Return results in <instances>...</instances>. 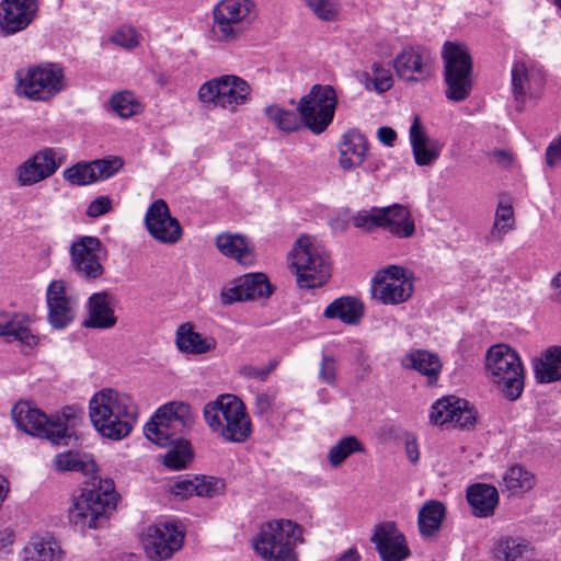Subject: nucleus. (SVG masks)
Masks as SVG:
<instances>
[{
    "mask_svg": "<svg viewBox=\"0 0 561 561\" xmlns=\"http://www.w3.org/2000/svg\"><path fill=\"white\" fill-rule=\"evenodd\" d=\"M94 428L112 440L127 437L137 423L138 408L131 397L113 389H102L89 402Z\"/></svg>",
    "mask_w": 561,
    "mask_h": 561,
    "instance_id": "f257e3e1",
    "label": "nucleus"
},
{
    "mask_svg": "<svg viewBox=\"0 0 561 561\" xmlns=\"http://www.w3.org/2000/svg\"><path fill=\"white\" fill-rule=\"evenodd\" d=\"M203 416L209 430L226 442L243 443L252 433L247 409L233 394H220L206 403Z\"/></svg>",
    "mask_w": 561,
    "mask_h": 561,
    "instance_id": "f03ea898",
    "label": "nucleus"
},
{
    "mask_svg": "<svg viewBox=\"0 0 561 561\" xmlns=\"http://www.w3.org/2000/svg\"><path fill=\"white\" fill-rule=\"evenodd\" d=\"M485 376L508 401L520 398L525 388V369L519 354L506 344H494L485 353Z\"/></svg>",
    "mask_w": 561,
    "mask_h": 561,
    "instance_id": "7ed1b4c3",
    "label": "nucleus"
},
{
    "mask_svg": "<svg viewBox=\"0 0 561 561\" xmlns=\"http://www.w3.org/2000/svg\"><path fill=\"white\" fill-rule=\"evenodd\" d=\"M117 494L110 479H100L98 485L83 489L68 511L71 524L84 529H98L116 506Z\"/></svg>",
    "mask_w": 561,
    "mask_h": 561,
    "instance_id": "20e7f679",
    "label": "nucleus"
},
{
    "mask_svg": "<svg viewBox=\"0 0 561 561\" xmlns=\"http://www.w3.org/2000/svg\"><path fill=\"white\" fill-rule=\"evenodd\" d=\"M296 283L301 289L323 286L331 277V262L327 251L309 236H301L289 253Z\"/></svg>",
    "mask_w": 561,
    "mask_h": 561,
    "instance_id": "39448f33",
    "label": "nucleus"
},
{
    "mask_svg": "<svg viewBox=\"0 0 561 561\" xmlns=\"http://www.w3.org/2000/svg\"><path fill=\"white\" fill-rule=\"evenodd\" d=\"M302 528L291 520L263 524L253 539L255 552L265 561H297L296 546L301 543Z\"/></svg>",
    "mask_w": 561,
    "mask_h": 561,
    "instance_id": "423d86ee",
    "label": "nucleus"
},
{
    "mask_svg": "<svg viewBox=\"0 0 561 561\" xmlns=\"http://www.w3.org/2000/svg\"><path fill=\"white\" fill-rule=\"evenodd\" d=\"M194 422L195 416L190 404L172 401L156 411L145 425L144 433L156 445L168 447L181 443Z\"/></svg>",
    "mask_w": 561,
    "mask_h": 561,
    "instance_id": "0eeeda50",
    "label": "nucleus"
},
{
    "mask_svg": "<svg viewBox=\"0 0 561 561\" xmlns=\"http://www.w3.org/2000/svg\"><path fill=\"white\" fill-rule=\"evenodd\" d=\"M16 93L32 101L46 102L66 89L61 65L43 62L15 72Z\"/></svg>",
    "mask_w": 561,
    "mask_h": 561,
    "instance_id": "6e6552de",
    "label": "nucleus"
},
{
    "mask_svg": "<svg viewBox=\"0 0 561 561\" xmlns=\"http://www.w3.org/2000/svg\"><path fill=\"white\" fill-rule=\"evenodd\" d=\"M445 95L453 102L466 100L472 90V59L466 46L446 42L443 46Z\"/></svg>",
    "mask_w": 561,
    "mask_h": 561,
    "instance_id": "1a4fd4ad",
    "label": "nucleus"
},
{
    "mask_svg": "<svg viewBox=\"0 0 561 561\" xmlns=\"http://www.w3.org/2000/svg\"><path fill=\"white\" fill-rule=\"evenodd\" d=\"M213 33L220 42H232L257 16L253 0H221L214 8Z\"/></svg>",
    "mask_w": 561,
    "mask_h": 561,
    "instance_id": "9d476101",
    "label": "nucleus"
},
{
    "mask_svg": "<svg viewBox=\"0 0 561 561\" xmlns=\"http://www.w3.org/2000/svg\"><path fill=\"white\" fill-rule=\"evenodd\" d=\"M251 94L249 83L234 75H222L204 82L197 92L198 100L211 107L236 111L248 102Z\"/></svg>",
    "mask_w": 561,
    "mask_h": 561,
    "instance_id": "9b49d317",
    "label": "nucleus"
},
{
    "mask_svg": "<svg viewBox=\"0 0 561 561\" xmlns=\"http://www.w3.org/2000/svg\"><path fill=\"white\" fill-rule=\"evenodd\" d=\"M336 105L337 94L332 85L314 84L299 100L297 111L305 121V127L319 135L332 123Z\"/></svg>",
    "mask_w": 561,
    "mask_h": 561,
    "instance_id": "f8f14e48",
    "label": "nucleus"
},
{
    "mask_svg": "<svg viewBox=\"0 0 561 561\" xmlns=\"http://www.w3.org/2000/svg\"><path fill=\"white\" fill-rule=\"evenodd\" d=\"M371 291L383 305H398L412 296L413 284L405 268L391 265L376 275Z\"/></svg>",
    "mask_w": 561,
    "mask_h": 561,
    "instance_id": "ddd939ff",
    "label": "nucleus"
},
{
    "mask_svg": "<svg viewBox=\"0 0 561 561\" xmlns=\"http://www.w3.org/2000/svg\"><path fill=\"white\" fill-rule=\"evenodd\" d=\"M370 542L374 543L381 561H404L411 556L407 537L393 520L376 524Z\"/></svg>",
    "mask_w": 561,
    "mask_h": 561,
    "instance_id": "4468645a",
    "label": "nucleus"
},
{
    "mask_svg": "<svg viewBox=\"0 0 561 561\" xmlns=\"http://www.w3.org/2000/svg\"><path fill=\"white\" fill-rule=\"evenodd\" d=\"M101 241L96 237L84 236L70 245V264L75 273L84 279L102 276L104 267L101 263Z\"/></svg>",
    "mask_w": 561,
    "mask_h": 561,
    "instance_id": "2eb2a0df",
    "label": "nucleus"
},
{
    "mask_svg": "<svg viewBox=\"0 0 561 561\" xmlns=\"http://www.w3.org/2000/svg\"><path fill=\"white\" fill-rule=\"evenodd\" d=\"M393 68L398 77L408 82H421L432 77L434 59L423 46H407L394 58Z\"/></svg>",
    "mask_w": 561,
    "mask_h": 561,
    "instance_id": "dca6fc26",
    "label": "nucleus"
},
{
    "mask_svg": "<svg viewBox=\"0 0 561 561\" xmlns=\"http://www.w3.org/2000/svg\"><path fill=\"white\" fill-rule=\"evenodd\" d=\"M184 540L183 533L173 523H159L147 528L144 546L151 560L161 561L172 557Z\"/></svg>",
    "mask_w": 561,
    "mask_h": 561,
    "instance_id": "f3484780",
    "label": "nucleus"
},
{
    "mask_svg": "<svg viewBox=\"0 0 561 561\" xmlns=\"http://www.w3.org/2000/svg\"><path fill=\"white\" fill-rule=\"evenodd\" d=\"M62 164V158L54 148H43L27 158L16 168L20 186H32L56 173Z\"/></svg>",
    "mask_w": 561,
    "mask_h": 561,
    "instance_id": "a211bd4d",
    "label": "nucleus"
},
{
    "mask_svg": "<svg viewBox=\"0 0 561 561\" xmlns=\"http://www.w3.org/2000/svg\"><path fill=\"white\" fill-rule=\"evenodd\" d=\"M145 225L150 236L165 244H174L182 238L179 220L171 216L164 199H156L147 209Z\"/></svg>",
    "mask_w": 561,
    "mask_h": 561,
    "instance_id": "6ab92c4d",
    "label": "nucleus"
},
{
    "mask_svg": "<svg viewBox=\"0 0 561 561\" xmlns=\"http://www.w3.org/2000/svg\"><path fill=\"white\" fill-rule=\"evenodd\" d=\"M48 322L54 329H64L71 323L78 310L77 299L69 294L66 282L53 280L46 290Z\"/></svg>",
    "mask_w": 561,
    "mask_h": 561,
    "instance_id": "aec40b11",
    "label": "nucleus"
},
{
    "mask_svg": "<svg viewBox=\"0 0 561 561\" xmlns=\"http://www.w3.org/2000/svg\"><path fill=\"white\" fill-rule=\"evenodd\" d=\"M430 421L435 425L453 424L456 427L466 428L474 425L477 417L467 400L446 396L433 403Z\"/></svg>",
    "mask_w": 561,
    "mask_h": 561,
    "instance_id": "412c9836",
    "label": "nucleus"
},
{
    "mask_svg": "<svg viewBox=\"0 0 561 561\" xmlns=\"http://www.w3.org/2000/svg\"><path fill=\"white\" fill-rule=\"evenodd\" d=\"M123 164V160L118 157L99 159L90 163H77L64 171V178L73 185H88L111 178Z\"/></svg>",
    "mask_w": 561,
    "mask_h": 561,
    "instance_id": "4be33fe9",
    "label": "nucleus"
},
{
    "mask_svg": "<svg viewBox=\"0 0 561 561\" xmlns=\"http://www.w3.org/2000/svg\"><path fill=\"white\" fill-rule=\"evenodd\" d=\"M37 11L35 0H3L0 3V28L10 35L26 28Z\"/></svg>",
    "mask_w": 561,
    "mask_h": 561,
    "instance_id": "5701e85b",
    "label": "nucleus"
},
{
    "mask_svg": "<svg viewBox=\"0 0 561 561\" xmlns=\"http://www.w3.org/2000/svg\"><path fill=\"white\" fill-rule=\"evenodd\" d=\"M542 75L535 68H529L523 61L514 62L512 67V91L516 108L523 111L528 99L536 98L542 87Z\"/></svg>",
    "mask_w": 561,
    "mask_h": 561,
    "instance_id": "b1692460",
    "label": "nucleus"
},
{
    "mask_svg": "<svg viewBox=\"0 0 561 561\" xmlns=\"http://www.w3.org/2000/svg\"><path fill=\"white\" fill-rule=\"evenodd\" d=\"M12 420L15 426L32 436L49 440V419L27 401H20L12 408Z\"/></svg>",
    "mask_w": 561,
    "mask_h": 561,
    "instance_id": "393cba45",
    "label": "nucleus"
},
{
    "mask_svg": "<svg viewBox=\"0 0 561 561\" xmlns=\"http://www.w3.org/2000/svg\"><path fill=\"white\" fill-rule=\"evenodd\" d=\"M376 211L379 214L380 228L387 230L392 236L405 239L414 234L415 224L408 207L401 204H393L379 207Z\"/></svg>",
    "mask_w": 561,
    "mask_h": 561,
    "instance_id": "a878e982",
    "label": "nucleus"
},
{
    "mask_svg": "<svg viewBox=\"0 0 561 561\" xmlns=\"http://www.w3.org/2000/svg\"><path fill=\"white\" fill-rule=\"evenodd\" d=\"M409 138L414 161L417 165H430L438 159L442 145L437 140L431 139L427 136L419 115H414L413 117V122L409 130Z\"/></svg>",
    "mask_w": 561,
    "mask_h": 561,
    "instance_id": "bb28decb",
    "label": "nucleus"
},
{
    "mask_svg": "<svg viewBox=\"0 0 561 561\" xmlns=\"http://www.w3.org/2000/svg\"><path fill=\"white\" fill-rule=\"evenodd\" d=\"M30 325L31 319L25 314L0 311V336L33 348L37 345L38 337L32 333Z\"/></svg>",
    "mask_w": 561,
    "mask_h": 561,
    "instance_id": "cd10ccee",
    "label": "nucleus"
},
{
    "mask_svg": "<svg viewBox=\"0 0 561 561\" xmlns=\"http://www.w3.org/2000/svg\"><path fill=\"white\" fill-rule=\"evenodd\" d=\"M466 499L472 515L478 518H488L494 515L500 502L497 489L488 483H474L467 488Z\"/></svg>",
    "mask_w": 561,
    "mask_h": 561,
    "instance_id": "c85d7f7f",
    "label": "nucleus"
},
{
    "mask_svg": "<svg viewBox=\"0 0 561 561\" xmlns=\"http://www.w3.org/2000/svg\"><path fill=\"white\" fill-rule=\"evenodd\" d=\"M368 150V142L363 134L356 129H350L343 134L340 142V167L351 171L359 167Z\"/></svg>",
    "mask_w": 561,
    "mask_h": 561,
    "instance_id": "c756f323",
    "label": "nucleus"
},
{
    "mask_svg": "<svg viewBox=\"0 0 561 561\" xmlns=\"http://www.w3.org/2000/svg\"><path fill=\"white\" fill-rule=\"evenodd\" d=\"M216 245L222 255L231 257L242 265H252L255 260L253 247L244 236L220 233L216 237Z\"/></svg>",
    "mask_w": 561,
    "mask_h": 561,
    "instance_id": "7c9ffc66",
    "label": "nucleus"
},
{
    "mask_svg": "<svg viewBox=\"0 0 561 561\" xmlns=\"http://www.w3.org/2000/svg\"><path fill=\"white\" fill-rule=\"evenodd\" d=\"M175 343L181 353L191 355L206 354L217 346L213 336H203L194 330L191 322L183 323L176 329Z\"/></svg>",
    "mask_w": 561,
    "mask_h": 561,
    "instance_id": "2f4dec72",
    "label": "nucleus"
},
{
    "mask_svg": "<svg viewBox=\"0 0 561 561\" xmlns=\"http://www.w3.org/2000/svg\"><path fill=\"white\" fill-rule=\"evenodd\" d=\"M446 517V506L437 500L426 501L417 513V528L424 540L437 537Z\"/></svg>",
    "mask_w": 561,
    "mask_h": 561,
    "instance_id": "473e14b6",
    "label": "nucleus"
},
{
    "mask_svg": "<svg viewBox=\"0 0 561 561\" xmlns=\"http://www.w3.org/2000/svg\"><path fill=\"white\" fill-rule=\"evenodd\" d=\"M88 313L89 317L83 321L85 328L111 329L117 321L106 293H96L89 298Z\"/></svg>",
    "mask_w": 561,
    "mask_h": 561,
    "instance_id": "72a5a7b5",
    "label": "nucleus"
},
{
    "mask_svg": "<svg viewBox=\"0 0 561 561\" xmlns=\"http://www.w3.org/2000/svg\"><path fill=\"white\" fill-rule=\"evenodd\" d=\"M537 483L534 472L526 467L515 463L510 466L502 476V491L510 496L523 497L530 492Z\"/></svg>",
    "mask_w": 561,
    "mask_h": 561,
    "instance_id": "f704fd0d",
    "label": "nucleus"
},
{
    "mask_svg": "<svg viewBox=\"0 0 561 561\" xmlns=\"http://www.w3.org/2000/svg\"><path fill=\"white\" fill-rule=\"evenodd\" d=\"M64 551L51 536H32L22 550L23 561H61Z\"/></svg>",
    "mask_w": 561,
    "mask_h": 561,
    "instance_id": "c9c22d12",
    "label": "nucleus"
},
{
    "mask_svg": "<svg viewBox=\"0 0 561 561\" xmlns=\"http://www.w3.org/2000/svg\"><path fill=\"white\" fill-rule=\"evenodd\" d=\"M533 369L538 383L561 381V346H551L534 358Z\"/></svg>",
    "mask_w": 561,
    "mask_h": 561,
    "instance_id": "e433bc0d",
    "label": "nucleus"
},
{
    "mask_svg": "<svg viewBox=\"0 0 561 561\" xmlns=\"http://www.w3.org/2000/svg\"><path fill=\"white\" fill-rule=\"evenodd\" d=\"M272 294V288L267 277L264 274H248L240 279V284L224 296L229 302L242 299H254L266 297Z\"/></svg>",
    "mask_w": 561,
    "mask_h": 561,
    "instance_id": "4c0bfd02",
    "label": "nucleus"
},
{
    "mask_svg": "<svg viewBox=\"0 0 561 561\" xmlns=\"http://www.w3.org/2000/svg\"><path fill=\"white\" fill-rule=\"evenodd\" d=\"M364 314V306L355 297L344 296L334 299L323 311L327 319H339L346 324H357Z\"/></svg>",
    "mask_w": 561,
    "mask_h": 561,
    "instance_id": "58836bf2",
    "label": "nucleus"
},
{
    "mask_svg": "<svg viewBox=\"0 0 561 561\" xmlns=\"http://www.w3.org/2000/svg\"><path fill=\"white\" fill-rule=\"evenodd\" d=\"M402 365L405 368H412L422 375L427 376L430 382L437 379L442 369V363L439 358L435 354L422 350H417L408 354L402 359Z\"/></svg>",
    "mask_w": 561,
    "mask_h": 561,
    "instance_id": "ea45409f",
    "label": "nucleus"
},
{
    "mask_svg": "<svg viewBox=\"0 0 561 561\" xmlns=\"http://www.w3.org/2000/svg\"><path fill=\"white\" fill-rule=\"evenodd\" d=\"M49 419V440L55 445H66L67 439L71 437L70 428L77 423V410L66 408L60 414L48 416Z\"/></svg>",
    "mask_w": 561,
    "mask_h": 561,
    "instance_id": "a19ab883",
    "label": "nucleus"
},
{
    "mask_svg": "<svg viewBox=\"0 0 561 561\" xmlns=\"http://www.w3.org/2000/svg\"><path fill=\"white\" fill-rule=\"evenodd\" d=\"M527 552V540L505 536L494 542L491 557L493 561H519Z\"/></svg>",
    "mask_w": 561,
    "mask_h": 561,
    "instance_id": "79ce46f5",
    "label": "nucleus"
},
{
    "mask_svg": "<svg viewBox=\"0 0 561 561\" xmlns=\"http://www.w3.org/2000/svg\"><path fill=\"white\" fill-rule=\"evenodd\" d=\"M264 114L282 131L294 133L305 127V121L298 111L285 110L276 104L264 108Z\"/></svg>",
    "mask_w": 561,
    "mask_h": 561,
    "instance_id": "37998d69",
    "label": "nucleus"
},
{
    "mask_svg": "<svg viewBox=\"0 0 561 561\" xmlns=\"http://www.w3.org/2000/svg\"><path fill=\"white\" fill-rule=\"evenodd\" d=\"M355 453H365V447L360 440L353 435L341 438L334 444L328 453V460L331 467H340L351 455Z\"/></svg>",
    "mask_w": 561,
    "mask_h": 561,
    "instance_id": "c03bdc74",
    "label": "nucleus"
},
{
    "mask_svg": "<svg viewBox=\"0 0 561 561\" xmlns=\"http://www.w3.org/2000/svg\"><path fill=\"white\" fill-rule=\"evenodd\" d=\"M55 467L59 471H78L89 473L94 468L93 460L85 454L66 451L55 457Z\"/></svg>",
    "mask_w": 561,
    "mask_h": 561,
    "instance_id": "a18cd8bd",
    "label": "nucleus"
},
{
    "mask_svg": "<svg viewBox=\"0 0 561 561\" xmlns=\"http://www.w3.org/2000/svg\"><path fill=\"white\" fill-rule=\"evenodd\" d=\"M514 228V210L511 204L500 202L495 211V219L491 229L494 239L502 238Z\"/></svg>",
    "mask_w": 561,
    "mask_h": 561,
    "instance_id": "49530a36",
    "label": "nucleus"
},
{
    "mask_svg": "<svg viewBox=\"0 0 561 561\" xmlns=\"http://www.w3.org/2000/svg\"><path fill=\"white\" fill-rule=\"evenodd\" d=\"M176 448L169 450L164 456L163 463L171 469L181 470L187 467L192 460V449L187 440L176 443Z\"/></svg>",
    "mask_w": 561,
    "mask_h": 561,
    "instance_id": "de8ad7c7",
    "label": "nucleus"
},
{
    "mask_svg": "<svg viewBox=\"0 0 561 561\" xmlns=\"http://www.w3.org/2000/svg\"><path fill=\"white\" fill-rule=\"evenodd\" d=\"M304 3L322 21H333L340 11L339 0H302Z\"/></svg>",
    "mask_w": 561,
    "mask_h": 561,
    "instance_id": "09e8293b",
    "label": "nucleus"
},
{
    "mask_svg": "<svg viewBox=\"0 0 561 561\" xmlns=\"http://www.w3.org/2000/svg\"><path fill=\"white\" fill-rule=\"evenodd\" d=\"M196 496L214 497L222 493L225 483L222 480L210 476H195Z\"/></svg>",
    "mask_w": 561,
    "mask_h": 561,
    "instance_id": "8fccbe9b",
    "label": "nucleus"
},
{
    "mask_svg": "<svg viewBox=\"0 0 561 561\" xmlns=\"http://www.w3.org/2000/svg\"><path fill=\"white\" fill-rule=\"evenodd\" d=\"M112 108L124 118L131 117L136 113V102L129 92L116 93L111 99Z\"/></svg>",
    "mask_w": 561,
    "mask_h": 561,
    "instance_id": "3c124183",
    "label": "nucleus"
},
{
    "mask_svg": "<svg viewBox=\"0 0 561 561\" xmlns=\"http://www.w3.org/2000/svg\"><path fill=\"white\" fill-rule=\"evenodd\" d=\"M378 208L379 207H371L370 209L358 211L352 217L353 225L356 228L366 231H373L376 228H380L379 214L376 211Z\"/></svg>",
    "mask_w": 561,
    "mask_h": 561,
    "instance_id": "603ef678",
    "label": "nucleus"
},
{
    "mask_svg": "<svg viewBox=\"0 0 561 561\" xmlns=\"http://www.w3.org/2000/svg\"><path fill=\"white\" fill-rule=\"evenodd\" d=\"M374 89L379 92H386L393 85V78L389 69L383 68L380 64L375 62L371 66Z\"/></svg>",
    "mask_w": 561,
    "mask_h": 561,
    "instance_id": "864d4df0",
    "label": "nucleus"
},
{
    "mask_svg": "<svg viewBox=\"0 0 561 561\" xmlns=\"http://www.w3.org/2000/svg\"><path fill=\"white\" fill-rule=\"evenodd\" d=\"M112 42L124 48H134L138 45L137 33L134 28L122 27L113 34Z\"/></svg>",
    "mask_w": 561,
    "mask_h": 561,
    "instance_id": "5fc2aeb1",
    "label": "nucleus"
},
{
    "mask_svg": "<svg viewBox=\"0 0 561 561\" xmlns=\"http://www.w3.org/2000/svg\"><path fill=\"white\" fill-rule=\"evenodd\" d=\"M275 367L276 362H272L268 366L262 367L244 365L240 368V375L247 379H257L260 381H264Z\"/></svg>",
    "mask_w": 561,
    "mask_h": 561,
    "instance_id": "6e6d98bb",
    "label": "nucleus"
},
{
    "mask_svg": "<svg viewBox=\"0 0 561 561\" xmlns=\"http://www.w3.org/2000/svg\"><path fill=\"white\" fill-rule=\"evenodd\" d=\"M198 486L195 485V478H186V479H178L171 486V492L181 497L187 499L190 496L196 495V489Z\"/></svg>",
    "mask_w": 561,
    "mask_h": 561,
    "instance_id": "4d7b16f0",
    "label": "nucleus"
},
{
    "mask_svg": "<svg viewBox=\"0 0 561 561\" xmlns=\"http://www.w3.org/2000/svg\"><path fill=\"white\" fill-rule=\"evenodd\" d=\"M319 378L325 382L327 385L333 386L336 381V365L335 360L331 356H323L320 370Z\"/></svg>",
    "mask_w": 561,
    "mask_h": 561,
    "instance_id": "13d9d810",
    "label": "nucleus"
},
{
    "mask_svg": "<svg viewBox=\"0 0 561 561\" xmlns=\"http://www.w3.org/2000/svg\"><path fill=\"white\" fill-rule=\"evenodd\" d=\"M111 208V199L107 196H99L88 206L87 215L89 217L96 218L108 213Z\"/></svg>",
    "mask_w": 561,
    "mask_h": 561,
    "instance_id": "bf43d9fd",
    "label": "nucleus"
},
{
    "mask_svg": "<svg viewBox=\"0 0 561 561\" xmlns=\"http://www.w3.org/2000/svg\"><path fill=\"white\" fill-rule=\"evenodd\" d=\"M546 162L551 168L561 163V135L547 147Z\"/></svg>",
    "mask_w": 561,
    "mask_h": 561,
    "instance_id": "052dcab7",
    "label": "nucleus"
},
{
    "mask_svg": "<svg viewBox=\"0 0 561 561\" xmlns=\"http://www.w3.org/2000/svg\"><path fill=\"white\" fill-rule=\"evenodd\" d=\"M404 449L408 459L412 463H416L420 459V450L416 442V437L414 434L407 433L404 436Z\"/></svg>",
    "mask_w": 561,
    "mask_h": 561,
    "instance_id": "680f3d73",
    "label": "nucleus"
},
{
    "mask_svg": "<svg viewBox=\"0 0 561 561\" xmlns=\"http://www.w3.org/2000/svg\"><path fill=\"white\" fill-rule=\"evenodd\" d=\"M273 397L267 393H259L254 401V413L256 415L265 414L273 405Z\"/></svg>",
    "mask_w": 561,
    "mask_h": 561,
    "instance_id": "e2e57ef3",
    "label": "nucleus"
},
{
    "mask_svg": "<svg viewBox=\"0 0 561 561\" xmlns=\"http://www.w3.org/2000/svg\"><path fill=\"white\" fill-rule=\"evenodd\" d=\"M14 538L15 536L13 530L9 528H3L0 530V557L2 554L11 553Z\"/></svg>",
    "mask_w": 561,
    "mask_h": 561,
    "instance_id": "0e129e2a",
    "label": "nucleus"
},
{
    "mask_svg": "<svg viewBox=\"0 0 561 561\" xmlns=\"http://www.w3.org/2000/svg\"><path fill=\"white\" fill-rule=\"evenodd\" d=\"M377 134L378 139L387 146H392L397 138L396 131L390 127H380Z\"/></svg>",
    "mask_w": 561,
    "mask_h": 561,
    "instance_id": "69168bd1",
    "label": "nucleus"
},
{
    "mask_svg": "<svg viewBox=\"0 0 561 561\" xmlns=\"http://www.w3.org/2000/svg\"><path fill=\"white\" fill-rule=\"evenodd\" d=\"M551 287L554 290V300L561 304V271L552 277Z\"/></svg>",
    "mask_w": 561,
    "mask_h": 561,
    "instance_id": "338daca9",
    "label": "nucleus"
},
{
    "mask_svg": "<svg viewBox=\"0 0 561 561\" xmlns=\"http://www.w3.org/2000/svg\"><path fill=\"white\" fill-rule=\"evenodd\" d=\"M360 556L355 548L347 549L336 561H359Z\"/></svg>",
    "mask_w": 561,
    "mask_h": 561,
    "instance_id": "774afa93",
    "label": "nucleus"
}]
</instances>
